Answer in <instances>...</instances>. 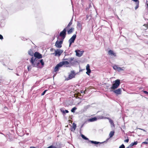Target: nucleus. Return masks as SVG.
<instances>
[{"label": "nucleus", "mask_w": 148, "mask_h": 148, "mask_svg": "<svg viewBox=\"0 0 148 148\" xmlns=\"http://www.w3.org/2000/svg\"><path fill=\"white\" fill-rule=\"evenodd\" d=\"M111 91H113L114 93L118 95L121 94V88H118L116 90H111Z\"/></svg>", "instance_id": "nucleus-12"}, {"label": "nucleus", "mask_w": 148, "mask_h": 148, "mask_svg": "<svg viewBox=\"0 0 148 148\" xmlns=\"http://www.w3.org/2000/svg\"><path fill=\"white\" fill-rule=\"evenodd\" d=\"M80 92L81 93L84 94L85 93V91H83V90H81Z\"/></svg>", "instance_id": "nucleus-49"}, {"label": "nucleus", "mask_w": 148, "mask_h": 148, "mask_svg": "<svg viewBox=\"0 0 148 148\" xmlns=\"http://www.w3.org/2000/svg\"><path fill=\"white\" fill-rule=\"evenodd\" d=\"M86 123V122H84V123H83V124L81 125V127H80V130H81V128H82V127H83V126H84V124Z\"/></svg>", "instance_id": "nucleus-43"}, {"label": "nucleus", "mask_w": 148, "mask_h": 148, "mask_svg": "<svg viewBox=\"0 0 148 148\" xmlns=\"http://www.w3.org/2000/svg\"><path fill=\"white\" fill-rule=\"evenodd\" d=\"M63 40H61L60 41L57 40L56 43L55 45L56 47L60 48L62 47V44L63 43Z\"/></svg>", "instance_id": "nucleus-7"}, {"label": "nucleus", "mask_w": 148, "mask_h": 148, "mask_svg": "<svg viewBox=\"0 0 148 148\" xmlns=\"http://www.w3.org/2000/svg\"><path fill=\"white\" fill-rule=\"evenodd\" d=\"M5 25V24L4 23H2L1 22V23L0 22V27H3Z\"/></svg>", "instance_id": "nucleus-37"}, {"label": "nucleus", "mask_w": 148, "mask_h": 148, "mask_svg": "<svg viewBox=\"0 0 148 148\" xmlns=\"http://www.w3.org/2000/svg\"><path fill=\"white\" fill-rule=\"evenodd\" d=\"M28 53L29 55L31 56H33V55H34V54L33 51V50L30 49L28 51Z\"/></svg>", "instance_id": "nucleus-21"}, {"label": "nucleus", "mask_w": 148, "mask_h": 148, "mask_svg": "<svg viewBox=\"0 0 148 148\" xmlns=\"http://www.w3.org/2000/svg\"><path fill=\"white\" fill-rule=\"evenodd\" d=\"M77 108L76 107H74L71 109V111L72 112L74 113L75 112V110Z\"/></svg>", "instance_id": "nucleus-31"}, {"label": "nucleus", "mask_w": 148, "mask_h": 148, "mask_svg": "<svg viewBox=\"0 0 148 148\" xmlns=\"http://www.w3.org/2000/svg\"><path fill=\"white\" fill-rule=\"evenodd\" d=\"M74 29L73 27H71L69 30L67 31V34H70L72 33V32L74 31Z\"/></svg>", "instance_id": "nucleus-18"}, {"label": "nucleus", "mask_w": 148, "mask_h": 148, "mask_svg": "<svg viewBox=\"0 0 148 148\" xmlns=\"http://www.w3.org/2000/svg\"><path fill=\"white\" fill-rule=\"evenodd\" d=\"M60 63L62 66L64 65H68L69 64V62L68 61H62Z\"/></svg>", "instance_id": "nucleus-17"}, {"label": "nucleus", "mask_w": 148, "mask_h": 148, "mask_svg": "<svg viewBox=\"0 0 148 148\" xmlns=\"http://www.w3.org/2000/svg\"><path fill=\"white\" fill-rule=\"evenodd\" d=\"M81 136L84 139V140H88V141H89V139L87 138V137H86V136H85L83 134H81Z\"/></svg>", "instance_id": "nucleus-25"}, {"label": "nucleus", "mask_w": 148, "mask_h": 148, "mask_svg": "<svg viewBox=\"0 0 148 148\" xmlns=\"http://www.w3.org/2000/svg\"><path fill=\"white\" fill-rule=\"evenodd\" d=\"M114 131H111L110 132L109 136L110 138L112 137L114 135Z\"/></svg>", "instance_id": "nucleus-24"}, {"label": "nucleus", "mask_w": 148, "mask_h": 148, "mask_svg": "<svg viewBox=\"0 0 148 148\" xmlns=\"http://www.w3.org/2000/svg\"><path fill=\"white\" fill-rule=\"evenodd\" d=\"M137 143H138V142H137V141L134 142L133 143H131L130 145V146L132 147L134 145H136L137 144Z\"/></svg>", "instance_id": "nucleus-23"}, {"label": "nucleus", "mask_w": 148, "mask_h": 148, "mask_svg": "<svg viewBox=\"0 0 148 148\" xmlns=\"http://www.w3.org/2000/svg\"><path fill=\"white\" fill-rule=\"evenodd\" d=\"M147 141H148V138H147L146 140Z\"/></svg>", "instance_id": "nucleus-59"}, {"label": "nucleus", "mask_w": 148, "mask_h": 148, "mask_svg": "<svg viewBox=\"0 0 148 148\" xmlns=\"http://www.w3.org/2000/svg\"><path fill=\"white\" fill-rule=\"evenodd\" d=\"M39 64L40 63L42 66H43L44 65V63L43 62V59H41L40 60H38Z\"/></svg>", "instance_id": "nucleus-26"}, {"label": "nucleus", "mask_w": 148, "mask_h": 148, "mask_svg": "<svg viewBox=\"0 0 148 148\" xmlns=\"http://www.w3.org/2000/svg\"><path fill=\"white\" fill-rule=\"evenodd\" d=\"M48 148H59L53 145V144L48 147Z\"/></svg>", "instance_id": "nucleus-30"}, {"label": "nucleus", "mask_w": 148, "mask_h": 148, "mask_svg": "<svg viewBox=\"0 0 148 148\" xmlns=\"http://www.w3.org/2000/svg\"><path fill=\"white\" fill-rule=\"evenodd\" d=\"M113 67L114 69L115 70H117L118 67L116 65H115L113 66Z\"/></svg>", "instance_id": "nucleus-33"}, {"label": "nucleus", "mask_w": 148, "mask_h": 148, "mask_svg": "<svg viewBox=\"0 0 148 148\" xmlns=\"http://www.w3.org/2000/svg\"><path fill=\"white\" fill-rule=\"evenodd\" d=\"M90 105H87V106H85L84 107V109L85 110H87V109H88V108H90Z\"/></svg>", "instance_id": "nucleus-34"}, {"label": "nucleus", "mask_w": 148, "mask_h": 148, "mask_svg": "<svg viewBox=\"0 0 148 148\" xmlns=\"http://www.w3.org/2000/svg\"><path fill=\"white\" fill-rule=\"evenodd\" d=\"M86 70L87 71L86 72V74H87L88 75H89L91 71L90 69Z\"/></svg>", "instance_id": "nucleus-32"}, {"label": "nucleus", "mask_w": 148, "mask_h": 148, "mask_svg": "<svg viewBox=\"0 0 148 148\" xmlns=\"http://www.w3.org/2000/svg\"><path fill=\"white\" fill-rule=\"evenodd\" d=\"M108 53L109 55H111L112 56H113L115 57L116 56V53H114L113 51L111 50H110L108 51Z\"/></svg>", "instance_id": "nucleus-14"}, {"label": "nucleus", "mask_w": 148, "mask_h": 148, "mask_svg": "<svg viewBox=\"0 0 148 148\" xmlns=\"http://www.w3.org/2000/svg\"><path fill=\"white\" fill-rule=\"evenodd\" d=\"M143 131L144 132H146V131L145 130H144L143 129Z\"/></svg>", "instance_id": "nucleus-58"}, {"label": "nucleus", "mask_w": 148, "mask_h": 148, "mask_svg": "<svg viewBox=\"0 0 148 148\" xmlns=\"http://www.w3.org/2000/svg\"><path fill=\"white\" fill-rule=\"evenodd\" d=\"M109 117L105 116H99L97 117L98 119H108Z\"/></svg>", "instance_id": "nucleus-19"}, {"label": "nucleus", "mask_w": 148, "mask_h": 148, "mask_svg": "<svg viewBox=\"0 0 148 148\" xmlns=\"http://www.w3.org/2000/svg\"><path fill=\"white\" fill-rule=\"evenodd\" d=\"M66 28H64L60 34L59 35L62 38V40H63L65 38L66 35Z\"/></svg>", "instance_id": "nucleus-6"}, {"label": "nucleus", "mask_w": 148, "mask_h": 148, "mask_svg": "<svg viewBox=\"0 0 148 148\" xmlns=\"http://www.w3.org/2000/svg\"><path fill=\"white\" fill-rule=\"evenodd\" d=\"M108 119L109 120V122L111 125V127H112V126H113L114 127V124L113 121L109 117L108 118Z\"/></svg>", "instance_id": "nucleus-20"}, {"label": "nucleus", "mask_w": 148, "mask_h": 148, "mask_svg": "<svg viewBox=\"0 0 148 148\" xmlns=\"http://www.w3.org/2000/svg\"><path fill=\"white\" fill-rule=\"evenodd\" d=\"M121 83L120 80L117 79L114 82V83L112 86L111 87V89L114 90L117 88L120 85Z\"/></svg>", "instance_id": "nucleus-1"}, {"label": "nucleus", "mask_w": 148, "mask_h": 148, "mask_svg": "<svg viewBox=\"0 0 148 148\" xmlns=\"http://www.w3.org/2000/svg\"><path fill=\"white\" fill-rule=\"evenodd\" d=\"M62 66L60 64V63L57 64L56 66L55 67L54 69V71L56 72L58 71L60 67H62Z\"/></svg>", "instance_id": "nucleus-13"}, {"label": "nucleus", "mask_w": 148, "mask_h": 148, "mask_svg": "<svg viewBox=\"0 0 148 148\" xmlns=\"http://www.w3.org/2000/svg\"><path fill=\"white\" fill-rule=\"evenodd\" d=\"M119 148H125V146L123 144L119 147Z\"/></svg>", "instance_id": "nucleus-40"}, {"label": "nucleus", "mask_w": 148, "mask_h": 148, "mask_svg": "<svg viewBox=\"0 0 148 148\" xmlns=\"http://www.w3.org/2000/svg\"><path fill=\"white\" fill-rule=\"evenodd\" d=\"M68 58H64L63 59V60H67L68 61Z\"/></svg>", "instance_id": "nucleus-51"}, {"label": "nucleus", "mask_w": 148, "mask_h": 148, "mask_svg": "<svg viewBox=\"0 0 148 148\" xmlns=\"http://www.w3.org/2000/svg\"><path fill=\"white\" fill-rule=\"evenodd\" d=\"M142 144H148V142L147 141L144 142L142 143Z\"/></svg>", "instance_id": "nucleus-44"}, {"label": "nucleus", "mask_w": 148, "mask_h": 148, "mask_svg": "<svg viewBox=\"0 0 148 148\" xmlns=\"http://www.w3.org/2000/svg\"><path fill=\"white\" fill-rule=\"evenodd\" d=\"M109 139V138H108L106 141L102 142L91 140H89V142L92 144H94L95 145L96 147H98L99 146H100L101 145L103 144L104 143L107 142Z\"/></svg>", "instance_id": "nucleus-3"}, {"label": "nucleus", "mask_w": 148, "mask_h": 148, "mask_svg": "<svg viewBox=\"0 0 148 148\" xmlns=\"http://www.w3.org/2000/svg\"><path fill=\"white\" fill-rule=\"evenodd\" d=\"M82 71V70H80L79 71Z\"/></svg>", "instance_id": "nucleus-60"}, {"label": "nucleus", "mask_w": 148, "mask_h": 148, "mask_svg": "<svg viewBox=\"0 0 148 148\" xmlns=\"http://www.w3.org/2000/svg\"><path fill=\"white\" fill-rule=\"evenodd\" d=\"M97 117H94L88 119L87 121L88 122H93L97 121Z\"/></svg>", "instance_id": "nucleus-11"}, {"label": "nucleus", "mask_w": 148, "mask_h": 148, "mask_svg": "<svg viewBox=\"0 0 148 148\" xmlns=\"http://www.w3.org/2000/svg\"><path fill=\"white\" fill-rule=\"evenodd\" d=\"M3 39V36L0 34V39L2 40Z\"/></svg>", "instance_id": "nucleus-46"}, {"label": "nucleus", "mask_w": 148, "mask_h": 148, "mask_svg": "<svg viewBox=\"0 0 148 148\" xmlns=\"http://www.w3.org/2000/svg\"><path fill=\"white\" fill-rule=\"evenodd\" d=\"M56 144H57V142H56Z\"/></svg>", "instance_id": "nucleus-63"}, {"label": "nucleus", "mask_w": 148, "mask_h": 148, "mask_svg": "<svg viewBox=\"0 0 148 148\" xmlns=\"http://www.w3.org/2000/svg\"><path fill=\"white\" fill-rule=\"evenodd\" d=\"M148 2V0H147V2Z\"/></svg>", "instance_id": "nucleus-61"}, {"label": "nucleus", "mask_w": 148, "mask_h": 148, "mask_svg": "<svg viewBox=\"0 0 148 148\" xmlns=\"http://www.w3.org/2000/svg\"><path fill=\"white\" fill-rule=\"evenodd\" d=\"M131 147L130 146V145H129L128 147H126V148H130Z\"/></svg>", "instance_id": "nucleus-53"}, {"label": "nucleus", "mask_w": 148, "mask_h": 148, "mask_svg": "<svg viewBox=\"0 0 148 148\" xmlns=\"http://www.w3.org/2000/svg\"><path fill=\"white\" fill-rule=\"evenodd\" d=\"M147 6H148V3H147Z\"/></svg>", "instance_id": "nucleus-62"}, {"label": "nucleus", "mask_w": 148, "mask_h": 148, "mask_svg": "<svg viewBox=\"0 0 148 148\" xmlns=\"http://www.w3.org/2000/svg\"><path fill=\"white\" fill-rule=\"evenodd\" d=\"M23 40H26V39L25 38H24L23 39H22Z\"/></svg>", "instance_id": "nucleus-55"}, {"label": "nucleus", "mask_w": 148, "mask_h": 148, "mask_svg": "<svg viewBox=\"0 0 148 148\" xmlns=\"http://www.w3.org/2000/svg\"><path fill=\"white\" fill-rule=\"evenodd\" d=\"M30 62L34 67H37L39 64L38 59L34 58L33 57L31 58Z\"/></svg>", "instance_id": "nucleus-2"}, {"label": "nucleus", "mask_w": 148, "mask_h": 148, "mask_svg": "<svg viewBox=\"0 0 148 148\" xmlns=\"http://www.w3.org/2000/svg\"><path fill=\"white\" fill-rule=\"evenodd\" d=\"M104 116H106H106H109V114H106H106H104Z\"/></svg>", "instance_id": "nucleus-42"}, {"label": "nucleus", "mask_w": 148, "mask_h": 148, "mask_svg": "<svg viewBox=\"0 0 148 148\" xmlns=\"http://www.w3.org/2000/svg\"><path fill=\"white\" fill-rule=\"evenodd\" d=\"M75 52L76 53V55L79 57H81L83 54L84 51H80L79 50H75Z\"/></svg>", "instance_id": "nucleus-8"}, {"label": "nucleus", "mask_w": 148, "mask_h": 148, "mask_svg": "<svg viewBox=\"0 0 148 148\" xmlns=\"http://www.w3.org/2000/svg\"><path fill=\"white\" fill-rule=\"evenodd\" d=\"M16 75H18V76H19V75H18V73H16Z\"/></svg>", "instance_id": "nucleus-57"}, {"label": "nucleus", "mask_w": 148, "mask_h": 148, "mask_svg": "<svg viewBox=\"0 0 148 148\" xmlns=\"http://www.w3.org/2000/svg\"><path fill=\"white\" fill-rule=\"evenodd\" d=\"M32 68L31 66H27V69L28 71H29Z\"/></svg>", "instance_id": "nucleus-36"}, {"label": "nucleus", "mask_w": 148, "mask_h": 148, "mask_svg": "<svg viewBox=\"0 0 148 148\" xmlns=\"http://www.w3.org/2000/svg\"><path fill=\"white\" fill-rule=\"evenodd\" d=\"M69 47H70L71 45L72 44V43H71V42H69Z\"/></svg>", "instance_id": "nucleus-52"}, {"label": "nucleus", "mask_w": 148, "mask_h": 148, "mask_svg": "<svg viewBox=\"0 0 148 148\" xmlns=\"http://www.w3.org/2000/svg\"><path fill=\"white\" fill-rule=\"evenodd\" d=\"M76 38V35L74 34L69 40V42L74 43Z\"/></svg>", "instance_id": "nucleus-10"}, {"label": "nucleus", "mask_w": 148, "mask_h": 148, "mask_svg": "<svg viewBox=\"0 0 148 148\" xmlns=\"http://www.w3.org/2000/svg\"><path fill=\"white\" fill-rule=\"evenodd\" d=\"M29 148H36L35 147H31Z\"/></svg>", "instance_id": "nucleus-54"}, {"label": "nucleus", "mask_w": 148, "mask_h": 148, "mask_svg": "<svg viewBox=\"0 0 148 148\" xmlns=\"http://www.w3.org/2000/svg\"><path fill=\"white\" fill-rule=\"evenodd\" d=\"M63 51L60 49H57L55 51V52L52 54L54 55L55 56H60L63 52Z\"/></svg>", "instance_id": "nucleus-5"}, {"label": "nucleus", "mask_w": 148, "mask_h": 148, "mask_svg": "<svg viewBox=\"0 0 148 148\" xmlns=\"http://www.w3.org/2000/svg\"><path fill=\"white\" fill-rule=\"evenodd\" d=\"M89 17V16L88 15H87L86 16V20H87L88 19V18Z\"/></svg>", "instance_id": "nucleus-47"}, {"label": "nucleus", "mask_w": 148, "mask_h": 148, "mask_svg": "<svg viewBox=\"0 0 148 148\" xmlns=\"http://www.w3.org/2000/svg\"><path fill=\"white\" fill-rule=\"evenodd\" d=\"M90 65L89 64H87L86 66V70H89L90 69Z\"/></svg>", "instance_id": "nucleus-35"}, {"label": "nucleus", "mask_w": 148, "mask_h": 148, "mask_svg": "<svg viewBox=\"0 0 148 148\" xmlns=\"http://www.w3.org/2000/svg\"><path fill=\"white\" fill-rule=\"evenodd\" d=\"M138 129H139V130H143V129H141V128H138Z\"/></svg>", "instance_id": "nucleus-56"}, {"label": "nucleus", "mask_w": 148, "mask_h": 148, "mask_svg": "<svg viewBox=\"0 0 148 148\" xmlns=\"http://www.w3.org/2000/svg\"><path fill=\"white\" fill-rule=\"evenodd\" d=\"M55 50V49H53V48H51V49H50V51H53V50Z\"/></svg>", "instance_id": "nucleus-50"}, {"label": "nucleus", "mask_w": 148, "mask_h": 148, "mask_svg": "<svg viewBox=\"0 0 148 148\" xmlns=\"http://www.w3.org/2000/svg\"><path fill=\"white\" fill-rule=\"evenodd\" d=\"M77 26L79 28H82V25L79 21L77 22Z\"/></svg>", "instance_id": "nucleus-27"}, {"label": "nucleus", "mask_w": 148, "mask_h": 148, "mask_svg": "<svg viewBox=\"0 0 148 148\" xmlns=\"http://www.w3.org/2000/svg\"><path fill=\"white\" fill-rule=\"evenodd\" d=\"M143 92L145 94L148 95V92H147V91L144 90L143 91Z\"/></svg>", "instance_id": "nucleus-41"}, {"label": "nucleus", "mask_w": 148, "mask_h": 148, "mask_svg": "<svg viewBox=\"0 0 148 148\" xmlns=\"http://www.w3.org/2000/svg\"><path fill=\"white\" fill-rule=\"evenodd\" d=\"M34 58L37 59H40L42 58V55L38 52H36L34 54Z\"/></svg>", "instance_id": "nucleus-9"}, {"label": "nucleus", "mask_w": 148, "mask_h": 148, "mask_svg": "<svg viewBox=\"0 0 148 148\" xmlns=\"http://www.w3.org/2000/svg\"><path fill=\"white\" fill-rule=\"evenodd\" d=\"M60 110L61 112H62L63 114H65L64 110L62 108H61L60 109Z\"/></svg>", "instance_id": "nucleus-39"}, {"label": "nucleus", "mask_w": 148, "mask_h": 148, "mask_svg": "<svg viewBox=\"0 0 148 148\" xmlns=\"http://www.w3.org/2000/svg\"><path fill=\"white\" fill-rule=\"evenodd\" d=\"M76 74L75 72L74 71H72L71 72V73L69 74L68 77L66 79L67 80L71 79L75 77Z\"/></svg>", "instance_id": "nucleus-4"}, {"label": "nucleus", "mask_w": 148, "mask_h": 148, "mask_svg": "<svg viewBox=\"0 0 148 148\" xmlns=\"http://www.w3.org/2000/svg\"><path fill=\"white\" fill-rule=\"evenodd\" d=\"M124 69L125 68L124 67L121 68L120 67H118L117 71H123L124 70Z\"/></svg>", "instance_id": "nucleus-29"}, {"label": "nucleus", "mask_w": 148, "mask_h": 148, "mask_svg": "<svg viewBox=\"0 0 148 148\" xmlns=\"http://www.w3.org/2000/svg\"><path fill=\"white\" fill-rule=\"evenodd\" d=\"M47 90H45L42 93H41V95L42 96H43V95H44L45 94V93L46 92V91Z\"/></svg>", "instance_id": "nucleus-38"}, {"label": "nucleus", "mask_w": 148, "mask_h": 148, "mask_svg": "<svg viewBox=\"0 0 148 148\" xmlns=\"http://www.w3.org/2000/svg\"><path fill=\"white\" fill-rule=\"evenodd\" d=\"M136 3V6L135 7V10H136L139 7V1L138 0H132Z\"/></svg>", "instance_id": "nucleus-15"}, {"label": "nucleus", "mask_w": 148, "mask_h": 148, "mask_svg": "<svg viewBox=\"0 0 148 148\" xmlns=\"http://www.w3.org/2000/svg\"><path fill=\"white\" fill-rule=\"evenodd\" d=\"M74 59V58L73 57H71V58H68V61L69 63H71V62L73 61Z\"/></svg>", "instance_id": "nucleus-28"}, {"label": "nucleus", "mask_w": 148, "mask_h": 148, "mask_svg": "<svg viewBox=\"0 0 148 148\" xmlns=\"http://www.w3.org/2000/svg\"><path fill=\"white\" fill-rule=\"evenodd\" d=\"M69 112V111L67 110H64L65 114L66 113H68Z\"/></svg>", "instance_id": "nucleus-48"}, {"label": "nucleus", "mask_w": 148, "mask_h": 148, "mask_svg": "<svg viewBox=\"0 0 148 148\" xmlns=\"http://www.w3.org/2000/svg\"><path fill=\"white\" fill-rule=\"evenodd\" d=\"M129 141V139H127L124 140L125 142L127 143H128Z\"/></svg>", "instance_id": "nucleus-45"}, {"label": "nucleus", "mask_w": 148, "mask_h": 148, "mask_svg": "<svg viewBox=\"0 0 148 148\" xmlns=\"http://www.w3.org/2000/svg\"><path fill=\"white\" fill-rule=\"evenodd\" d=\"M77 127L76 124L73 123V127L71 128V131L74 132L75 130Z\"/></svg>", "instance_id": "nucleus-16"}, {"label": "nucleus", "mask_w": 148, "mask_h": 148, "mask_svg": "<svg viewBox=\"0 0 148 148\" xmlns=\"http://www.w3.org/2000/svg\"><path fill=\"white\" fill-rule=\"evenodd\" d=\"M72 22H73V19H72L71 21H70V22L67 26V27L65 28H66V29H67L69 27H70V26L72 25Z\"/></svg>", "instance_id": "nucleus-22"}]
</instances>
